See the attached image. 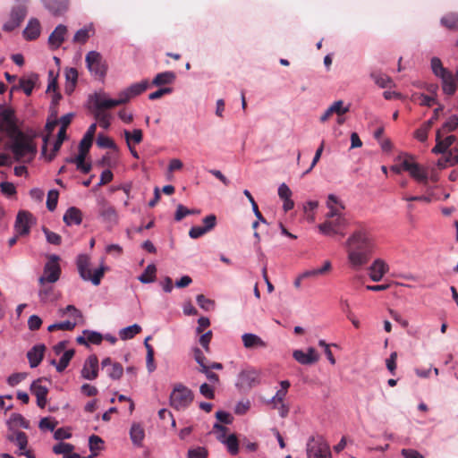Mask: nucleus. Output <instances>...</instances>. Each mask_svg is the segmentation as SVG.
Returning <instances> with one entry per match:
<instances>
[{"label":"nucleus","instance_id":"nucleus-1","mask_svg":"<svg viewBox=\"0 0 458 458\" xmlns=\"http://www.w3.org/2000/svg\"><path fill=\"white\" fill-rule=\"evenodd\" d=\"M376 250V237L365 225H359L346 241L348 261L354 269L368 264Z\"/></svg>","mask_w":458,"mask_h":458},{"label":"nucleus","instance_id":"nucleus-2","mask_svg":"<svg viewBox=\"0 0 458 458\" xmlns=\"http://www.w3.org/2000/svg\"><path fill=\"white\" fill-rule=\"evenodd\" d=\"M11 139L10 148L16 161L30 162L34 158L37 148L31 137L19 131L11 135Z\"/></svg>","mask_w":458,"mask_h":458},{"label":"nucleus","instance_id":"nucleus-3","mask_svg":"<svg viewBox=\"0 0 458 458\" xmlns=\"http://www.w3.org/2000/svg\"><path fill=\"white\" fill-rule=\"evenodd\" d=\"M148 87V81H142L131 85L128 89L119 93L118 98L111 99L98 96L96 103L99 107H114L127 103L131 98L136 97L144 92Z\"/></svg>","mask_w":458,"mask_h":458},{"label":"nucleus","instance_id":"nucleus-4","mask_svg":"<svg viewBox=\"0 0 458 458\" xmlns=\"http://www.w3.org/2000/svg\"><path fill=\"white\" fill-rule=\"evenodd\" d=\"M392 169L396 173H400L402 170L406 171L410 174L411 177H412L418 182L423 183L424 185L428 183V169L415 162L413 157L411 156H407L401 162L399 166H393Z\"/></svg>","mask_w":458,"mask_h":458},{"label":"nucleus","instance_id":"nucleus-5","mask_svg":"<svg viewBox=\"0 0 458 458\" xmlns=\"http://www.w3.org/2000/svg\"><path fill=\"white\" fill-rule=\"evenodd\" d=\"M90 259L88 255L81 254L77 258V267L81 277L85 281H91L94 285H98L104 276L106 267L101 266L91 273L89 268Z\"/></svg>","mask_w":458,"mask_h":458},{"label":"nucleus","instance_id":"nucleus-6","mask_svg":"<svg viewBox=\"0 0 458 458\" xmlns=\"http://www.w3.org/2000/svg\"><path fill=\"white\" fill-rule=\"evenodd\" d=\"M193 401L192 391L182 384H176L170 394V404L176 410L187 408Z\"/></svg>","mask_w":458,"mask_h":458},{"label":"nucleus","instance_id":"nucleus-7","mask_svg":"<svg viewBox=\"0 0 458 458\" xmlns=\"http://www.w3.org/2000/svg\"><path fill=\"white\" fill-rule=\"evenodd\" d=\"M306 450L308 458H332L329 445L320 436L310 437Z\"/></svg>","mask_w":458,"mask_h":458},{"label":"nucleus","instance_id":"nucleus-8","mask_svg":"<svg viewBox=\"0 0 458 458\" xmlns=\"http://www.w3.org/2000/svg\"><path fill=\"white\" fill-rule=\"evenodd\" d=\"M28 0H16L12 8L10 20L3 26L4 30L12 31L18 28L27 15Z\"/></svg>","mask_w":458,"mask_h":458},{"label":"nucleus","instance_id":"nucleus-9","mask_svg":"<svg viewBox=\"0 0 458 458\" xmlns=\"http://www.w3.org/2000/svg\"><path fill=\"white\" fill-rule=\"evenodd\" d=\"M59 257L56 255H51L48 259V261L46 263L44 267V274L39 278V283L43 284L44 283H55L61 275V267L59 265Z\"/></svg>","mask_w":458,"mask_h":458},{"label":"nucleus","instance_id":"nucleus-10","mask_svg":"<svg viewBox=\"0 0 458 458\" xmlns=\"http://www.w3.org/2000/svg\"><path fill=\"white\" fill-rule=\"evenodd\" d=\"M87 67L89 72L96 76L104 77L106 74V66L102 61L101 55L97 51H90L85 58Z\"/></svg>","mask_w":458,"mask_h":458},{"label":"nucleus","instance_id":"nucleus-11","mask_svg":"<svg viewBox=\"0 0 458 458\" xmlns=\"http://www.w3.org/2000/svg\"><path fill=\"white\" fill-rule=\"evenodd\" d=\"M33 224V216L29 211L21 210L17 214L14 230L18 235L26 236L30 232Z\"/></svg>","mask_w":458,"mask_h":458},{"label":"nucleus","instance_id":"nucleus-12","mask_svg":"<svg viewBox=\"0 0 458 458\" xmlns=\"http://www.w3.org/2000/svg\"><path fill=\"white\" fill-rule=\"evenodd\" d=\"M260 383V373L254 369H246L241 371L237 386L242 388H251Z\"/></svg>","mask_w":458,"mask_h":458},{"label":"nucleus","instance_id":"nucleus-13","mask_svg":"<svg viewBox=\"0 0 458 458\" xmlns=\"http://www.w3.org/2000/svg\"><path fill=\"white\" fill-rule=\"evenodd\" d=\"M0 131L7 132L10 136L19 131L13 110L4 109L0 113Z\"/></svg>","mask_w":458,"mask_h":458},{"label":"nucleus","instance_id":"nucleus-14","mask_svg":"<svg viewBox=\"0 0 458 458\" xmlns=\"http://www.w3.org/2000/svg\"><path fill=\"white\" fill-rule=\"evenodd\" d=\"M98 96H102L103 98H107L105 93H95L90 97V100L95 106L94 115L96 120L98 122L100 127L104 129H107L110 126V119L111 115L108 114L106 109H109L110 107H99L96 103V99Z\"/></svg>","mask_w":458,"mask_h":458},{"label":"nucleus","instance_id":"nucleus-15","mask_svg":"<svg viewBox=\"0 0 458 458\" xmlns=\"http://www.w3.org/2000/svg\"><path fill=\"white\" fill-rule=\"evenodd\" d=\"M99 215L105 223L110 225L118 222V215L114 206L109 204L106 199H102L99 202Z\"/></svg>","mask_w":458,"mask_h":458},{"label":"nucleus","instance_id":"nucleus-16","mask_svg":"<svg viewBox=\"0 0 458 458\" xmlns=\"http://www.w3.org/2000/svg\"><path fill=\"white\" fill-rule=\"evenodd\" d=\"M98 376V359L96 355H90L85 360L81 369V377L87 380H93Z\"/></svg>","mask_w":458,"mask_h":458},{"label":"nucleus","instance_id":"nucleus-17","mask_svg":"<svg viewBox=\"0 0 458 458\" xmlns=\"http://www.w3.org/2000/svg\"><path fill=\"white\" fill-rule=\"evenodd\" d=\"M8 439L19 446V449L21 450L19 455H25L28 458H35L32 451L26 450L28 445V437L26 433L22 431H16L13 434L9 435Z\"/></svg>","mask_w":458,"mask_h":458},{"label":"nucleus","instance_id":"nucleus-18","mask_svg":"<svg viewBox=\"0 0 458 458\" xmlns=\"http://www.w3.org/2000/svg\"><path fill=\"white\" fill-rule=\"evenodd\" d=\"M327 207L329 209V212L326 216L327 218H344L342 215V210H344L345 207L335 195H328Z\"/></svg>","mask_w":458,"mask_h":458},{"label":"nucleus","instance_id":"nucleus-19","mask_svg":"<svg viewBox=\"0 0 458 458\" xmlns=\"http://www.w3.org/2000/svg\"><path fill=\"white\" fill-rule=\"evenodd\" d=\"M441 130H437L436 135V146L432 148V152L435 154H445L448 152V148L454 144L456 140L454 135H450L442 139Z\"/></svg>","mask_w":458,"mask_h":458},{"label":"nucleus","instance_id":"nucleus-20","mask_svg":"<svg viewBox=\"0 0 458 458\" xmlns=\"http://www.w3.org/2000/svg\"><path fill=\"white\" fill-rule=\"evenodd\" d=\"M41 2L55 16H61L69 9V0H41Z\"/></svg>","mask_w":458,"mask_h":458},{"label":"nucleus","instance_id":"nucleus-21","mask_svg":"<svg viewBox=\"0 0 458 458\" xmlns=\"http://www.w3.org/2000/svg\"><path fill=\"white\" fill-rule=\"evenodd\" d=\"M388 270V265L383 259H377L369 267V277L374 282H379Z\"/></svg>","mask_w":458,"mask_h":458},{"label":"nucleus","instance_id":"nucleus-22","mask_svg":"<svg viewBox=\"0 0 458 458\" xmlns=\"http://www.w3.org/2000/svg\"><path fill=\"white\" fill-rule=\"evenodd\" d=\"M293 357L302 365L314 364L318 360V355L316 350L312 347H310L306 353L301 350H295L293 353Z\"/></svg>","mask_w":458,"mask_h":458},{"label":"nucleus","instance_id":"nucleus-23","mask_svg":"<svg viewBox=\"0 0 458 458\" xmlns=\"http://www.w3.org/2000/svg\"><path fill=\"white\" fill-rule=\"evenodd\" d=\"M31 393L37 398V404L39 408H45L47 404V396L48 394V388L41 385V379H38L31 384Z\"/></svg>","mask_w":458,"mask_h":458},{"label":"nucleus","instance_id":"nucleus-24","mask_svg":"<svg viewBox=\"0 0 458 458\" xmlns=\"http://www.w3.org/2000/svg\"><path fill=\"white\" fill-rule=\"evenodd\" d=\"M456 77H458V70L456 75H454L450 71H446L439 76L442 81V89L445 94L449 96L454 94L457 88Z\"/></svg>","mask_w":458,"mask_h":458},{"label":"nucleus","instance_id":"nucleus-25","mask_svg":"<svg viewBox=\"0 0 458 458\" xmlns=\"http://www.w3.org/2000/svg\"><path fill=\"white\" fill-rule=\"evenodd\" d=\"M350 110V106H344V101L337 100L334 102L321 115L320 121L322 123L327 121L333 114H336L338 116H341Z\"/></svg>","mask_w":458,"mask_h":458},{"label":"nucleus","instance_id":"nucleus-26","mask_svg":"<svg viewBox=\"0 0 458 458\" xmlns=\"http://www.w3.org/2000/svg\"><path fill=\"white\" fill-rule=\"evenodd\" d=\"M344 223V218H335L330 220L327 218V221L318 225L319 232L325 235H335L337 233V228L342 226Z\"/></svg>","mask_w":458,"mask_h":458},{"label":"nucleus","instance_id":"nucleus-27","mask_svg":"<svg viewBox=\"0 0 458 458\" xmlns=\"http://www.w3.org/2000/svg\"><path fill=\"white\" fill-rule=\"evenodd\" d=\"M46 346L44 344H38L32 347L27 353V358L31 368L38 367L44 358Z\"/></svg>","mask_w":458,"mask_h":458},{"label":"nucleus","instance_id":"nucleus-28","mask_svg":"<svg viewBox=\"0 0 458 458\" xmlns=\"http://www.w3.org/2000/svg\"><path fill=\"white\" fill-rule=\"evenodd\" d=\"M66 33V26L63 24L58 25L48 38L49 45L54 48H58L64 41V37Z\"/></svg>","mask_w":458,"mask_h":458},{"label":"nucleus","instance_id":"nucleus-29","mask_svg":"<svg viewBox=\"0 0 458 458\" xmlns=\"http://www.w3.org/2000/svg\"><path fill=\"white\" fill-rule=\"evenodd\" d=\"M243 346L246 349L266 348L267 344L259 335L246 333L242 335Z\"/></svg>","mask_w":458,"mask_h":458},{"label":"nucleus","instance_id":"nucleus-30","mask_svg":"<svg viewBox=\"0 0 458 458\" xmlns=\"http://www.w3.org/2000/svg\"><path fill=\"white\" fill-rule=\"evenodd\" d=\"M63 219L67 225H78L82 222V213L78 208L71 207L64 213Z\"/></svg>","mask_w":458,"mask_h":458},{"label":"nucleus","instance_id":"nucleus-31","mask_svg":"<svg viewBox=\"0 0 458 458\" xmlns=\"http://www.w3.org/2000/svg\"><path fill=\"white\" fill-rule=\"evenodd\" d=\"M40 34V23L36 18L30 19L28 25L23 30V35L28 40H34Z\"/></svg>","mask_w":458,"mask_h":458},{"label":"nucleus","instance_id":"nucleus-32","mask_svg":"<svg viewBox=\"0 0 458 458\" xmlns=\"http://www.w3.org/2000/svg\"><path fill=\"white\" fill-rule=\"evenodd\" d=\"M175 73L171 71L157 73L152 81L154 86L172 84L175 81Z\"/></svg>","mask_w":458,"mask_h":458},{"label":"nucleus","instance_id":"nucleus-33","mask_svg":"<svg viewBox=\"0 0 458 458\" xmlns=\"http://www.w3.org/2000/svg\"><path fill=\"white\" fill-rule=\"evenodd\" d=\"M74 353L75 352L73 349L65 351L62 355L61 359L59 360L58 363H56L55 360H52L51 364L55 366L56 370L58 372H63L68 367L71 360L74 356Z\"/></svg>","mask_w":458,"mask_h":458},{"label":"nucleus","instance_id":"nucleus-34","mask_svg":"<svg viewBox=\"0 0 458 458\" xmlns=\"http://www.w3.org/2000/svg\"><path fill=\"white\" fill-rule=\"evenodd\" d=\"M130 437L135 445L140 446L145 437L143 427L139 423L132 424L130 430Z\"/></svg>","mask_w":458,"mask_h":458},{"label":"nucleus","instance_id":"nucleus-35","mask_svg":"<svg viewBox=\"0 0 458 458\" xmlns=\"http://www.w3.org/2000/svg\"><path fill=\"white\" fill-rule=\"evenodd\" d=\"M94 34V30L92 25L85 27L83 29L79 30L74 37L73 42L79 44H84L88 41V39Z\"/></svg>","mask_w":458,"mask_h":458},{"label":"nucleus","instance_id":"nucleus-36","mask_svg":"<svg viewBox=\"0 0 458 458\" xmlns=\"http://www.w3.org/2000/svg\"><path fill=\"white\" fill-rule=\"evenodd\" d=\"M37 79L36 75H32L29 79L21 78L19 81V86L13 87V89L19 88L22 89L27 96H30L34 89Z\"/></svg>","mask_w":458,"mask_h":458},{"label":"nucleus","instance_id":"nucleus-37","mask_svg":"<svg viewBox=\"0 0 458 458\" xmlns=\"http://www.w3.org/2000/svg\"><path fill=\"white\" fill-rule=\"evenodd\" d=\"M218 440L226 445L228 452L232 455H235L239 452V442L234 434L230 435L226 438L218 437Z\"/></svg>","mask_w":458,"mask_h":458},{"label":"nucleus","instance_id":"nucleus-38","mask_svg":"<svg viewBox=\"0 0 458 458\" xmlns=\"http://www.w3.org/2000/svg\"><path fill=\"white\" fill-rule=\"evenodd\" d=\"M440 22L448 30H458V13H449L442 17Z\"/></svg>","mask_w":458,"mask_h":458},{"label":"nucleus","instance_id":"nucleus-39","mask_svg":"<svg viewBox=\"0 0 458 458\" xmlns=\"http://www.w3.org/2000/svg\"><path fill=\"white\" fill-rule=\"evenodd\" d=\"M104 441L102 438L97 435H92L89 439V446L91 452V454L87 458H92L98 455V451L103 448Z\"/></svg>","mask_w":458,"mask_h":458},{"label":"nucleus","instance_id":"nucleus-40","mask_svg":"<svg viewBox=\"0 0 458 458\" xmlns=\"http://www.w3.org/2000/svg\"><path fill=\"white\" fill-rule=\"evenodd\" d=\"M371 77L375 83L380 88H391L393 86L392 79L386 74L381 72H372Z\"/></svg>","mask_w":458,"mask_h":458},{"label":"nucleus","instance_id":"nucleus-41","mask_svg":"<svg viewBox=\"0 0 458 458\" xmlns=\"http://www.w3.org/2000/svg\"><path fill=\"white\" fill-rule=\"evenodd\" d=\"M431 128L432 120H428L427 122L423 123L421 126L414 131V137L421 142L426 141L428 139V133Z\"/></svg>","mask_w":458,"mask_h":458},{"label":"nucleus","instance_id":"nucleus-42","mask_svg":"<svg viewBox=\"0 0 458 458\" xmlns=\"http://www.w3.org/2000/svg\"><path fill=\"white\" fill-rule=\"evenodd\" d=\"M157 268L153 264L148 265L144 272L139 276V280L143 284H148L155 281Z\"/></svg>","mask_w":458,"mask_h":458},{"label":"nucleus","instance_id":"nucleus-43","mask_svg":"<svg viewBox=\"0 0 458 458\" xmlns=\"http://www.w3.org/2000/svg\"><path fill=\"white\" fill-rule=\"evenodd\" d=\"M140 331L141 327L139 325L134 324L132 326L123 328L120 331L119 335L121 339L128 340L133 338L137 334L140 333Z\"/></svg>","mask_w":458,"mask_h":458},{"label":"nucleus","instance_id":"nucleus-44","mask_svg":"<svg viewBox=\"0 0 458 458\" xmlns=\"http://www.w3.org/2000/svg\"><path fill=\"white\" fill-rule=\"evenodd\" d=\"M65 78L70 84L66 85V91L72 92L78 80V72L75 68H69L65 72Z\"/></svg>","mask_w":458,"mask_h":458},{"label":"nucleus","instance_id":"nucleus-45","mask_svg":"<svg viewBox=\"0 0 458 458\" xmlns=\"http://www.w3.org/2000/svg\"><path fill=\"white\" fill-rule=\"evenodd\" d=\"M208 451L204 446L190 448L187 453V458H208Z\"/></svg>","mask_w":458,"mask_h":458},{"label":"nucleus","instance_id":"nucleus-46","mask_svg":"<svg viewBox=\"0 0 458 458\" xmlns=\"http://www.w3.org/2000/svg\"><path fill=\"white\" fill-rule=\"evenodd\" d=\"M74 449V446L69 443L60 442L54 445L53 452L56 454L69 455Z\"/></svg>","mask_w":458,"mask_h":458},{"label":"nucleus","instance_id":"nucleus-47","mask_svg":"<svg viewBox=\"0 0 458 458\" xmlns=\"http://www.w3.org/2000/svg\"><path fill=\"white\" fill-rule=\"evenodd\" d=\"M124 137L128 146H130L131 140H133L134 143L139 144L142 140V131L140 129H134L132 132L125 131Z\"/></svg>","mask_w":458,"mask_h":458},{"label":"nucleus","instance_id":"nucleus-48","mask_svg":"<svg viewBox=\"0 0 458 458\" xmlns=\"http://www.w3.org/2000/svg\"><path fill=\"white\" fill-rule=\"evenodd\" d=\"M458 128V115L454 114L448 118V120L443 124L441 133H446L454 131Z\"/></svg>","mask_w":458,"mask_h":458},{"label":"nucleus","instance_id":"nucleus-49","mask_svg":"<svg viewBox=\"0 0 458 458\" xmlns=\"http://www.w3.org/2000/svg\"><path fill=\"white\" fill-rule=\"evenodd\" d=\"M59 198V192L56 190H51L47 193V208L49 211H54L56 208Z\"/></svg>","mask_w":458,"mask_h":458},{"label":"nucleus","instance_id":"nucleus-50","mask_svg":"<svg viewBox=\"0 0 458 458\" xmlns=\"http://www.w3.org/2000/svg\"><path fill=\"white\" fill-rule=\"evenodd\" d=\"M431 68H432V72L433 73L437 76V77H439L440 75H442L444 72H445L446 71H448L447 69H445L443 64H442V62L441 60L438 58V57H433L431 59Z\"/></svg>","mask_w":458,"mask_h":458},{"label":"nucleus","instance_id":"nucleus-51","mask_svg":"<svg viewBox=\"0 0 458 458\" xmlns=\"http://www.w3.org/2000/svg\"><path fill=\"white\" fill-rule=\"evenodd\" d=\"M83 335H86L88 344H99L103 340L102 335L95 331L84 330Z\"/></svg>","mask_w":458,"mask_h":458},{"label":"nucleus","instance_id":"nucleus-52","mask_svg":"<svg viewBox=\"0 0 458 458\" xmlns=\"http://www.w3.org/2000/svg\"><path fill=\"white\" fill-rule=\"evenodd\" d=\"M123 373V366L118 363L114 362L111 368V369L108 371V376L114 380L120 379Z\"/></svg>","mask_w":458,"mask_h":458},{"label":"nucleus","instance_id":"nucleus-53","mask_svg":"<svg viewBox=\"0 0 458 458\" xmlns=\"http://www.w3.org/2000/svg\"><path fill=\"white\" fill-rule=\"evenodd\" d=\"M197 302L199 305V307L204 309L205 310H213L215 306L214 301L206 298V296L203 294H199L197 296Z\"/></svg>","mask_w":458,"mask_h":458},{"label":"nucleus","instance_id":"nucleus-54","mask_svg":"<svg viewBox=\"0 0 458 458\" xmlns=\"http://www.w3.org/2000/svg\"><path fill=\"white\" fill-rule=\"evenodd\" d=\"M43 232L46 235L47 241L54 245H60L62 242V238L59 234L48 230L47 228L44 227Z\"/></svg>","mask_w":458,"mask_h":458},{"label":"nucleus","instance_id":"nucleus-55","mask_svg":"<svg viewBox=\"0 0 458 458\" xmlns=\"http://www.w3.org/2000/svg\"><path fill=\"white\" fill-rule=\"evenodd\" d=\"M57 123H58L57 120L47 122L45 129L47 131V134L46 136H44V138H43V141H44L43 152L46 151L48 139H49L50 135L52 134V132L54 131L55 128L56 127Z\"/></svg>","mask_w":458,"mask_h":458},{"label":"nucleus","instance_id":"nucleus-56","mask_svg":"<svg viewBox=\"0 0 458 458\" xmlns=\"http://www.w3.org/2000/svg\"><path fill=\"white\" fill-rule=\"evenodd\" d=\"M10 420L14 425L20 426L24 428H28L30 426L29 421L26 420V419L20 413H13L11 415Z\"/></svg>","mask_w":458,"mask_h":458},{"label":"nucleus","instance_id":"nucleus-57","mask_svg":"<svg viewBox=\"0 0 458 458\" xmlns=\"http://www.w3.org/2000/svg\"><path fill=\"white\" fill-rule=\"evenodd\" d=\"M200 337L199 339V343L200 344V345L204 348V350L207 352H210V348H209V343L212 339V331H208L204 334H200Z\"/></svg>","mask_w":458,"mask_h":458},{"label":"nucleus","instance_id":"nucleus-58","mask_svg":"<svg viewBox=\"0 0 458 458\" xmlns=\"http://www.w3.org/2000/svg\"><path fill=\"white\" fill-rule=\"evenodd\" d=\"M199 372L205 374L207 378L213 384H218L219 383V377L216 373L212 372L210 369H208V366H202V368H199Z\"/></svg>","mask_w":458,"mask_h":458},{"label":"nucleus","instance_id":"nucleus-59","mask_svg":"<svg viewBox=\"0 0 458 458\" xmlns=\"http://www.w3.org/2000/svg\"><path fill=\"white\" fill-rule=\"evenodd\" d=\"M286 394L287 393L278 390L272 397L269 403L272 404L273 408H277L279 404L284 403V398Z\"/></svg>","mask_w":458,"mask_h":458},{"label":"nucleus","instance_id":"nucleus-60","mask_svg":"<svg viewBox=\"0 0 458 458\" xmlns=\"http://www.w3.org/2000/svg\"><path fill=\"white\" fill-rule=\"evenodd\" d=\"M193 354L196 362L199 365L200 368H202V366H208V360L199 348L195 347L193 349Z\"/></svg>","mask_w":458,"mask_h":458},{"label":"nucleus","instance_id":"nucleus-61","mask_svg":"<svg viewBox=\"0 0 458 458\" xmlns=\"http://www.w3.org/2000/svg\"><path fill=\"white\" fill-rule=\"evenodd\" d=\"M60 312L62 313L63 316L69 314L71 317L74 318L82 317L81 312L73 305H68L65 309L60 310Z\"/></svg>","mask_w":458,"mask_h":458},{"label":"nucleus","instance_id":"nucleus-62","mask_svg":"<svg viewBox=\"0 0 458 458\" xmlns=\"http://www.w3.org/2000/svg\"><path fill=\"white\" fill-rule=\"evenodd\" d=\"M41 325L42 319L38 316L32 315L29 318L28 326L30 330H38L40 328Z\"/></svg>","mask_w":458,"mask_h":458},{"label":"nucleus","instance_id":"nucleus-63","mask_svg":"<svg viewBox=\"0 0 458 458\" xmlns=\"http://www.w3.org/2000/svg\"><path fill=\"white\" fill-rule=\"evenodd\" d=\"M1 191L7 195V196H13L16 193V189L13 183L4 182L0 184Z\"/></svg>","mask_w":458,"mask_h":458},{"label":"nucleus","instance_id":"nucleus-64","mask_svg":"<svg viewBox=\"0 0 458 458\" xmlns=\"http://www.w3.org/2000/svg\"><path fill=\"white\" fill-rule=\"evenodd\" d=\"M188 215H191L190 209L184 207L183 205L179 204L176 208L174 219L175 221H181Z\"/></svg>","mask_w":458,"mask_h":458}]
</instances>
